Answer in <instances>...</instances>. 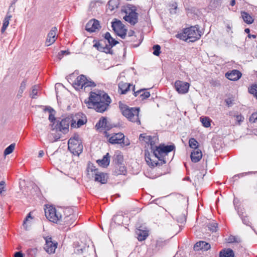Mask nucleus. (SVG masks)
Masks as SVG:
<instances>
[{
	"label": "nucleus",
	"instance_id": "412c9836",
	"mask_svg": "<svg viewBox=\"0 0 257 257\" xmlns=\"http://www.w3.org/2000/svg\"><path fill=\"white\" fill-rule=\"evenodd\" d=\"M114 172L116 175L124 174L125 172V167L121 162H117L115 165Z\"/></svg>",
	"mask_w": 257,
	"mask_h": 257
},
{
	"label": "nucleus",
	"instance_id": "f257e3e1",
	"mask_svg": "<svg viewBox=\"0 0 257 257\" xmlns=\"http://www.w3.org/2000/svg\"><path fill=\"white\" fill-rule=\"evenodd\" d=\"M110 103L109 97L101 91L91 92L88 99L85 100V103L88 108H93L100 112L104 111Z\"/></svg>",
	"mask_w": 257,
	"mask_h": 257
},
{
	"label": "nucleus",
	"instance_id": "680f3d73",
	"mask_svg": "<svg viewBox=\"0 0 257 257\" xmlns=\"http://www.w3.org/2000/svg\"><path fill=\"white\" fill-rule=\"evenodd\" d=\"M60 138V135H57V136H56L55 137H54V141H56V140H58Z\"/></svg>",
	"mask_w": 257,
	"mask_h": 257
},
{
	"label": "nucleus",
	"instance_id": "e433bc0d",
	"mask_svg": "<svg viewBox=\"0 0 257 257\" xmlns=\"http://www.w3.org/2000/svg\"><path fill=\"white\" fill-rule=\"evenodd\" d=\"M113 159L115 161H120L123 159V155L120 151H116L113 157Z\"/></svg>",
	"mask_w": 257,
	"mask_h": 257
},
{
	"label": "nucleus",
	"instance_id": "9d476101",
	"mask_svg": "<svg viewBox=\"0 0 257 257\" xmlns=\"http://www.w3.org/2000/svg\"><path fill=\"white\" fill-rule=\"evenodd\" d=\"M74 87L77 90L82 89L83 87H86L94 85V83L88 81L84 75L78 76L74 82Z\"/></svg>",
	"mask_w": 257,
	"mask_h": 257
},
{
	"label": "nucleus",
	"instance_id": "c9c22d12",
	"mask_svg": "<svg viewBox=\"0 0 257 257\" xmlns=\"http://www.w3.org/2000/svg\"><path fill=\"white\" fill-rule=\"evenodd\" d=\"M147 164L151 168L157 166H160L166 162H146Z\"/></svg>",
	"mask_w": 257,
	"mask_h": 257
},
{
	"label": "nucleus",
	"instance_id": "338daca9",
	"mask_svg": "<svg viewBox=\"0 0 257 257\" xmlns=\"http://www.w3.org/2000/svg\"><path fill=\"white\" fill-rule=\"evenodd\" d=\"M245 32L246 33H249V29H245Z\"/></svg>",
	"mask_w": 257,
	"mask_h": 257
},
{
	"label": "nucleus",
	"instance_id": "8fccbe9b",
	"mask_svg": "<svg viewBox=\"0 0 257 257\" xmlns=\"http://www.w3.org/2000/svg\"><path fill=\"white\" fill-rule=\"evenodd\" d=\"M104 38L108 41V42H110V39L111 38L110 34L109 33H106L105 34Z\"/></svg>",
	"mask_w": 257,
	"mask_h": 257
},
{
	"label": "nucleus",
	"instance_id": "0eeeda50",
	"mask_svg": "<svg viewBox=\"0 0 257 257\" xmlns=\"http://www.w3.org/2000/svg\"><path fill=\"white\" fill-rule=\"evenodd\" d=\"M122 12L125 14L124 20L130 24H135L138 21V14L135 7L127 5L123 7Z\"/></svg>",
	"mask_w": 257,
	"mask_h": 257
},
{
	"label": "nucleus",
	"instance_id": "864d4df0",
	"mask_svg": "<svg viewBox=\"0 0 257 257\" xmlns=\"http://www.w3.org/2000/svg\"><path fill=\"white\" fill-rule=\"evenodd\" d=\"M15 257H24L23 253L20 252H16L15 253Z\"/></svg>",
	"mask_w": 257,
	"mask_h": 257
},
{
	"label": "nucleus",
	"instance_id": "1a4fd4ad",
	"mask_svg": "<svg viewBox=\"0 0 257 257\" xmlns=\"http://www.w3.org/2000/svg\"><path fill=\"white\" fill-rule=\"evenodd\" d=\"M72 120L71 128H79L87 122V118L85 115L77 113L75 115H70Z\"/></svg>",
	"mask_w": 257,
	"mask_h": 257
},
{
	"label": "nucleus",
	"instance_id": "3c124183",
	"mask_svg": "<svg viewBox=\"0 0 257 257\" xmlns=\"http://www.w3.org/2000/svg\"><path fill=\"white\" fill-rule=\"evenodd\" d=\"M143 98H148L150 96V92H145L143 94L141 95Z\"/></svg>",
	"mask_w": 257,
	"mask_h": 257
},
{
	"label": "nucleus",
	"instance_id": "473e14b6",
	"mask_svg": "<svg viewBox=\"0 0 257 257\" xmlns=\"http://www.w3.org/2000/svg\"><path fill=\"white\" fill-rule=\"evenodd\" d=\"M151 138V136L146 134H143L140 136L139 140L141 142L145 143L148 144L150 141Z\"/></svg>",
	"mask_w": 257,
	"mask_h": 257
},
{
	"label": "nucleus",
	"instance_id": "58836bf2",
	"mask_svg": "<svg viewBox=\"0 0 257 257\" xmlns=\"http://www.w3.org/2000/svg\"><path fill=\"white\" fill-rule=\"evenodd\" d=\"M207 226L208 229L212 232H215L217 230V224L215 222H212L209 223L208 224Z\"/></svg>",
	"mask_w": 257,
	"mask_h": 257
},
{
	"label": "nucleus",
	"instance_id": "2eb2a0df",
	"mask_svg": "<svg viewBox=\"0 0 257 257\" xmlns=\"http://www.w3.org/2000/svg\"><path fill=\"white\" fill-rule=\"evenodd\" d=\"M100 27L99 22L95 19L90 20L86 25V30L89 32H95Z\"/></svg>",
	"mask_w": 257,
	"mask_h": 257
},
{
	"label": "nucleus",
	"instance_id": "c03bdc74",
	"mask_svg": "<svg viewBox=\"0 0 257 257\" xmlns=\"http://www.w3.org/2000/svg\"><path fill=\"white\" fill-rule=\"evenodd\" d=\"M110 162H96L98 165L103 168H106L109 166Z\"/></svg>",
	"mask_w": 257,
	"mask_h": 257
},
{
	"label": "nucleus",
	"instance_id": "c756f323",
	"mask_svg": "<svg viewBox=\"0 0 257 257\" xmlns=\"http://www.w3.org/2000/svg\"><path fill=\"white\" fill-rule=\"evenodd\" d=\"M188 143L189 146L192 149H194L196 150L199 147V143L194 138H190L189 140Z\"/></svg>",
	"mask_w": 257,
	"mask_h": 257
},
{
	"label": "nucleus",
	"instance_id": "a878e982",
	"mask_svg": "<svg viewBox=\"0 0 257 257\" xmlns=\"http://www.w3.org/2000/svg\"><path fill=\"white\" fill-rule=\"evenodd\" d=\"M136 234L138 235V239L140 241H143L146 239L148 236V232L146 230L138 229L136 231Z\"/></svg>",
	"mask_w": 257,
	"mask_h": 257
},
{
	"label": "nucleus",
	"instance_id": "cd10ccee",
	"mask_svg": "<svg viewBox=\"0 0 257 257\" xmlns=\"http://www.w3.org/2000/svg\"><path fill=\"white\" fill-rule=\"evenodd\" d=\"M241 14L243 21L247 24H251L253 22V19L247 13L242 12Z\"/></svg>",
	"mask_w": 257,
	"mask_h": 257
},
{
	"label": "nucleus",
	"instance_id": "f704fd0d",
	"mask_svg": "<svg viewBox=\"0 0 257 257\" xmlns=\"http://www.w3.org/2000/svg\"><path fill=\"white\" fill-rule=\"evenodd\" d=\"M15 148V144H12L11 145H10L5 150L4 153V155L7 156V155H9L11 153H12L14 151Z\"/></svg>",
	"mask_w": 257,
	"mask_h": 257
},
{
	"label": "nucleus",
	"instance_id": "39448f33",
	"mask_svg": "<svg viewBox=\"0 0 257 257\" xmlns=\"http://www.w3.org/2000/svg\"><path fill=\"white\" fill-rule=\"evenodd\" d=\"M62 209L56 208L51 205H46L45 208V214L46 218L50 221L57 223L62 217Z\"/></svg>",
	"mask_w": 257,
	"mask_h": 257
},
{
	"label": "nucleus",
	"instance_id": "dca6fc26",
	"mask_svg": "<svg viewBox=\"0 0 257 257\" xmlns=\"http://www.w3.org/2000/svg\"><path fill=\"white\" fill-rule=\"evenodd\" d=\"M57 29L56 27L52 28L48 34V37L46 40V44L50 46L53 44L57 38Z\"/></svg>",
	"mask_w": 257,
	"mask_h": 257
},
{
	"label": "nucleus",
	"instance_id": "5701e85b",
	"mask_svg": "<svg viewBox=\"0 0 257 257\" xmlns=\"http://www.w3.org/2000/svg\"><path fill=\"white\" fill-rule=\"evenodd\" d=\"M219 257H234V253L230 248L224 249L220 251Z\"/></svg>",
	"mask_w": 257,
	"mask_h": 257
},
{
	"label": "nucleus",
	"instance_id": "c85d7f7f",
	"mask_svg": "<svg viewBox=\"0 0 257 257\" xmlns=\"http://www.w3.org/2000/svg\"><path fill=\"white\" fill-rule=\"evenodd\" d=\"M87 172L89 175H91L92 176L94 175L96 172H98L95 166H94L93 164L90 162L87 167Z\"/></svg>",
	"mask_w": 257,
	"mask_h": 257
},
{
	"label": "nucleus",
	"instance_id": "de8ad7c7",
	"mask_svg": "<svg viewBox=\"0 0 257 257\" xmlns=\"http://www.w3.org/2000/svg\"><path fill=\"white\" fill-rule=\"evenodd\" d=\"M177 8V6L176 3L172 4L171 8L170 9V12L172 14L175 13V10Z\"/></svg>",
	"mask_w": 257,
	"mask_h": 257
},
{
	"label": "nucleus",
	"instance_id": "6e6552de",
	"mask_svg": "<svg viewBox=\"0 0 257 257\" xmlns=\"http://www.w3.org/2000/svg\"><path fill=\"white\" fill-rule=\"evenodd\" d=\"M105 136L108 142L110 143L114 144H122L123 146H128L130 142L127 138H125L124 135L121 133L116 134H108L105 133Z\"/></svg>",
	"mask_w": 257,
	"mask_h": 257
},
{
	"label": "nucleus",
	"instance_id": "a18cd8bd",
	"mask_svg": "<svg viewBox=\"0 0 257 257\" xmlns=\"http://www.w3.org/2000/svg\"><path fill=\"white\" fill-rule=\"evenodd\" d=\"M29 218H32L31 216V213H29L28 214V215L27 216V217H26V218L25 219V220H24V221L23 222V226L26 229H27V224H26V222L28 220V219Z\"/></svg>",
	"mask_w": 257,
	"mask_h": 257
},
{
	"label": "nucleus",
	"instance_id": "393cba45",
	"mask_svg": "<svg viewBox=\"0 0 257 257\" xmlns=\"http://www.w3.org/2000/svg\"><path fill=\"white\" fill-rule=\"evenodd\" d=\"M12 16L11 14H8L5 17L3 20V27L1 29V33H4L7 29L8 26L9 25L10 21L11 20Z\"/></svg>",
	"mask_w": 257,
	"mask_h": 257
},
{
	"label": "nucleus",
	"instance_id": "b1692460",
	"mask_svg": "<svg viewBox=\"0 0 257 257\" xmlns=\"http://www.w3.org/2000/svg\"><path fill=\"white\" fill-rule=\"evenodd\" d=\"M119 5L118 0H110L108 4L107 10L112 12L118 8Z\"/></svg>",
	"mask_w": 257,
	"mask_h": 257
},
{
	"label": "nucleus",
	"instance_id": "f3484780",
	"mask_svg": "<svg viewBox=\"0 0 257 257\" xmlns=\"http://www.w3.org/2000/svg\"><path fill=\"white\" fill-rule=\"evenodd\" d=\"M241 73L237 70H232L225 74L226 77L231 81H237L241 77Z\"/></svg>",
	"mask_w": 257,
	"mask_h": 257
},
{
	"label": "nucleus",
	"instance_id": "e2e57ef3",
	"mask_svg": "<svg viewBox=\"0 0 257 257\" xmlns=\"http://www.w3.org/2000/svg\"><path fill=\"white\" fill-rule=\"evenodd\" d=\"M235 4V0H231L230 5L233 6Z\"/></svg>",
	"mask_w": 257,
	"mask_h": 257
},
{
	"label": "nucleus",
	"instance_id": "bb28decb",
	"mask_svg": "<svg viewBox=\"0 0 257 257\" xmlns=\"http://www.w3.org/2000/svg\"><path fill=\"white\" fill-rule=\"evenodd\" d=\"M131 85L130 83L125 82H121L119 84V89L121 91V94L125 93L128 90H130V88Z\"/></svg>",
	"mask_w": 257,
	"mask_h": 257
},
{
	"label": "nucleus",
	"instance_id": "a19ab883",
	"mask_svg": "<svg viewBox=\"0 0 257 257\" xmlns=\"http://www.w3.org/2000/svg\"><path fill=\"white\" fill-rule=\"evenodd\" d=\"M249 121L252 123L257 122V112L253 113L249 117Z\"/></svg>",
	"mask_w": 257,
	"mask_h": 257
},
{
	"label": "nucleus",
	"instance_id": "6ab92c4d",
	"mask_svg": "<svg viewBox=\"0 0 257 257\" xmlns=\"http://www.w3.org/2000/svg\"><path fill=\"white\" fill-rule=\"evenodd\" d=\"M210 245L204 241L197 242L194 246L195 250H207L210 248Z\"/></svg>",
	"mask_w": 257,
	"mask_h": 257
},
{
	"label": "nucleus",
	"instance_id": "ea45409f",
	"mask_svg": "<svg viewBox=\"0 0 257 257\" xmlns=\"http://www.w3.org/2000/svg\"><path fill=\"white\" fill-rule=\"evenodd\" d=\"M153 49L154 50L153 54L158 56L160 54V46L158 45H156L153 47Z\"/></svg>",
	"mask_w": 257,
	"mask_h": 257
},
{
	"label": "nucleus",
	"instance_id": "13d9d810",
	"mask_svg": "<svg viewBox=\"0 0 257 257\" xmlns=\"http://www.w3.org/2000/svg\"><path fill=\"white\" fill-rule=\"evenodd\" d=\"M44 155V152L43 151H40L39 152L38 156L40 158H42Z\"/></svg>",
	"mask_w": 257,
	"mask_h": 257
},
{
	"label": "nucleus",
	"instance_id": "6e6d98bb",
	"mask_svg": "<svg viewBox=\"0 0 257 257\" xmlns=\"http://www.w3.org/2000/svg\"><path fill=\"white\" fill-rule=\"evenodd\" d=\"M100 45L99 43L97 42L93 45V47H95L96 48H97L99 50H100V49L101 48L100 47Z\"/></svg>",
	"mask_w": 257,
	"mask_h": 257
},
{
	"label": "nucleus",
	"instance_id": "aec40b11",
	"mask_svg": "<svg viewBox=\"0 0 257 257\" xmlns=\"http://www.w3.org/2000/svg\"><path fill=\"white\" fill-rule=\"evenodd\" d=\"M95 127L98 131H101L103 129H108L107 119L105 118H101L96 123Z\"/></svg>",
	"mask_w": 257,
	"mask_h": 257
},
{
	"label": "nucleus",
	"instance_id": "7ed1b4c3",
	"mask_svg": "<svg viewBox=\"0 0 257 257\" xmlns=\"http://www.w3.org/2000/svg\"><path fill=\"white\" fill-rule=\"evenodd\" d=\"M158 143V139L156 137L151 138L148 146H150L151 149L153 151L154 155L159 160H161L162 157L166 155L168 153L171 152L174 149L173 145H160L157 147L156 144Z\"/></svg>",
	"mask_w": 257,
	"mask_h": 257
},
{
	"label": "nucleus",
	"instance_id": "4be33fe9",
	"mask_svg": "<svg viewBox=\"0 0 257 257\" xmlns=\"http://www.w3.org/2000/svg\"><path fill=\"white\" fill-rule=\"evenodd\" d=\"M202 157V152L199 149L194 150L191 154V158L192 161H200Z\"/></svg>",
	"mask_w": 257,
	"mask_h": 257
},
{
	"label": "nucleus",
	"instance_id": "4d7b16f0",
	"mask_svg": "<svg viewBox=\"0 0 257 257\" xmlns=\"http://www.w3.org/2000/svg\"><path fill=\"white\" fill-rule=\"evenodd\" d=\"M109 155L108 153H107L103 158V160L102 161H107L108 159H109Z\"/></svg>",
	"mask_w": 257,
	"mask_h": 257
},
{
	"label": "nucleus",
	"instance_id": "a211bd4d",
	"mask_svg": "<svg viewBox=\"0 0 257 257\" xmlns=\"http://www.w3.org/2000/svg\"><path fill=\"white\" fill-rule=\"evenodd\" d=\"M108 178L107 174L102 172H96L94 175V180L101 184H105Z\"/></svg>",
	"mask_w": 257,
	"mask_h": 257
},
{
	"label": "nucleus",
	"instance_id": "7c9ffc66",
	"mask_svg": "<svg viewBox=\"0 0 257 257\" xmlns=\"http://www.w3.org/2000/svg\"><path fill=\"white\" fill-rule=\"evenodd\" d=\"M9 190V189L7 186L6 182L4 181H1V197L6 196Z\"/></svg>",
	"mask_w": 257,
	"mask_h": 257
},
{
	"label": "nucleus",
	"instance_id": "ddd939ff",
	"mask_svg": "<svg viewBox=\"0 0 257 257\" xmlns=\"http://www.w3.org/2000/svg\"><path fill=\"white\" fill-rule=\"evenodd\" d=\"M175 87L179 94H185L189 91L190 84L186 82L177 80L175 83Z\"/></svg>",
	"mask_w": 257,
	"mask_h": 257
},
{
	"label": "nucleus",
	"instance_id": "20e7f679",
	"mask_svg": "<svg viewBox=\"0 0 257 257\" xmlns=\"http://www.w3.org/2000/svg\"><path fill=\"white\" fill-rule=\"evenodd\" d=\"M119 106L123 115L132 122H136L138 124H141L139 119V108L130 107L121 102H119Z\"/></svg>",
	"mask_w": 257,
	"mask_h": 257
},
{
	"label": "nucleus",
	"instance_id": "052dcab7",
	"mask_svg": "<svg viewBox=\"0 0 257 257\" xmlns=\"http://www.w3.org/2000/svg\"><path fill=\"white\" fill-rule=\"evenodd\" d=\"M25 85H26L25 82H23L21 84V88L22 89H24L25 87Z\"/></svg>",
	"mask_w": 257,
	"mask_h": 257
},
{
	"label": "nucleus",
	"instance_id": "79ce46f5",
	"mask_svg": "<svg viewBox=\"0 0 257 257\" xmlns=\"http://www.w3.org/2000/svg\"><path fill=\"white\" fill-rule=\"evenodd\" d=\"M38 92V89L37 86L33 87L32 91L31 92V96L32 98H34L37 94Z\"/></svg>",
	"mask_w": 257,
	"mask_h": 257
},
{
	"label": "nucleus",
	"instance_id": "2f4dec72",
	"mask_svg": "<svg viewBox=\"0 0 257 257\" xmlns=\"http://www.w3.org/2000/svg\"><path fill=\"white\" fill-rule=\"evenodd\" d=\"M200 121L202 125L205 127H209L211 125V119L207 117H201Z\"/></svg>",
	"mask_w": 257,
	"mask_h": 257
},
{
	"label": "nucleus",
	"instance_id": "f8f14e48",
	"mask_svg": "<svg viewBox=\"0 0 257 257\" xmlns=\"http://www.w3.org/2000/svg\"><path fill=\"white\" fill-rule=\"evenodd\" d=\"M71 117L69 115L63 118L58 124V128L60 132L64 134H67L69 131V126L71 127Z\"/></svg>",
	"mask_w": 257,
	"mask_h": 257
},
{
	"label": "nucleus",
	"instance_id": "37998d69",
	"mask_svg": "<svg viewBox=\"0 0 257 257\" xmlns=\"http://www.w3.org/2000/svg\"><path fill=\"white\" fill-rule=\"evenodd\" d=\"M164 244V242L161 240H157L156 242V248L157 249H159Z\"/></svg>",
	"mask_w": 257,
	"mask_h": 257
},
{
	"label": "nucleus",
	"instance_id": "774afa93",
	"mask_svg": "<svg viewBox=\"0 0 257 257\" xmlns=\"http://www.w3.org/2000/svg\"><path fill=\"white\" fill-rule=\"evenodd\" d=\"M184 166H185V167L186 168V169H188V165L186 163H185V164H184Z\"/></svg>",
	"mask_w": 257,
	"mask_h": 257
},
{
	"label": "nucleus",
	"instance_id": "423d86ee",
	"mask_svg": "<svg viewBox=\"0 0 257 257\" xmlns=\"http://www.w3.org/2000/svg\"><path fill=\"white\" fill-rule=\"evenodd\" d=\"M68 144L69 150L74 155L78 156L82 152L83 146L78 135H74L69 140Z\"/></svg>",
	"mask_w": 257,
	"mask_h": 257
},
{
	"label": "nucleus",
	"instance_id": "603ef678",
	"mask_svg": "<svg viewBox=\"0 0 257 257\" xmlns=\"http://www.w3.org/2000/svg\"><path fill=\"white\" fill-rule=\"evenodd\" d=\"M110 41H111V42L108 43L112 46L115 45L117 43V41H115V40L113 39L112 37L110 39Z\"/></svg>",
	"mask_w": 257,
	"mask_h": 257
},
{
	"label": "nucleus",
	"instance_id": "09e8293b",
	"mask_svg": "<svg viewBox=\"0 0 257 257\" xmlns=\"http://www.w3.org/2000/svg\"><path fill=\"white\" fill-rule=\"evenodd\" d=\"M68 53H69L66 51H62L60 52V53H59L58 56V58L59 59H61L62 55H63L65 54H68Z\"/></svg>",
	"mask_w": 257,
	"mask_h": 257
},
{
	"label": "nucleus",
	"instance_id": "69168bd1",
	"mask_svg": "<svg viewBox=\"0 0 257 257\" xmlns=\"http://www.w3.org/2000/svg\"><path fill=\"white\" fill-rule=\"evenodd\" d=\"M134 33V32L133 31L130 32H128V35L130 36H132L133 35Z\"/></svg>",
	"mask_w": 257,
	"mask_h": 257
},
{
	"label": "nucleus",
	"instance_id": "4c0bfd02",
	"mask_svg": "<svg viewBox=\"0 0 257 257\" xmlns=\"http://www.w3.org/2000/svg\"><path fill=\"white\" fill-rule=\"evenodd\" d=\"M248 91L250 93L254 95L257 98V85H252L249 87Z\"/></svg>",
	"mask_w": 257,
	"mask_h": 257
},
{
	"label": "nucleus",
	"instance_id": "f03ea898",
	"mask_svg": "<svg viewBox=\"0 0 257 257\" xmlns=\"http://www.w3.org/2000/svg\"><path fill=\"white\" fill-rule=\"evenodd\" d=\"M201 36V32L199 28L192 26L183 29L176 37L186 42H194L199 40Z\"/></svg>",
	"mask_w": 257,
	"mask_h": 257
},
{
	"label": "nucleus",
	"instance_id": "0e129e2a",
	"mask_svg": "<svg viewBox=\"0 0 257 257\" xmlns=\"http://www.w3.org/2000/svg\"><path fill=\"white\" fill-rule=\"evenodd\" d=\"M248 37H249V38H254H254H256V36H255V35H250V34H249V35H248Z\"/></svg>",
	"mask_w": 257,
	"mask_h": 257
},
{
	"label": "nucleus",
	"instance_id": "bf43d9fd",
	"mask_svg": "<svg viewBox=\"0 0 257 257\" xmlns=\"http://www.w3.org/2000/svg\"><path fill=\"white\" fill-rule=\"evenodd\" d=\"M28 251L29 252H32L33 253H35L36 252V251H37V250L35 248H34V249H29L28 250Z\"/></svg>",
	"mask_w": 257,
	"mask_h": 257
},
{
	"label": "nucleus",
	"instance_id": "49530a36",
	"mask_svg": "<svg viewBox=\"0 0 257 257\" xmlns=\"http://www.w3.org/2000/svg\"><path fill=\"white\" fill-rule=\"evenodd\" d=\"M235 120L239 124L243 120V117L241 115H237L235 116Z\"/></svg>",
	"mask_w": 257,
	"mask_h": 257
},
{
	"label": "nucleus",
	"instance_id": "72a5a7b5",
	"mask_svg": "<svg viewBox=\"0 0 257 257\" xmlns=\"http://www.w3.org/2000/svg\"><path fill=\"white\" fill-rule=\"evenodd\" d=\"M45 111L49 113V119L50 121L55 120V111L53 109L47 108L45 109Z\"/></svg>",
	"mask_w": 257,
	"mask_h": 257
},
{
	"label": "nucleus",
	"instance_id": "9b49d317",
	"mask_svg": "<svg viewBox=\"0 0 257 257\" xmlns=\"http://www.w3.org/2000/svg\"><path fill=\"white\" fill-rule=\"evenodd\" d=\"M112 27L114 32L123 38L126 34L127 30L120 21L116 20L112 23Z\"/></svg>",
	"mask_w": 257,
	"mask_h": 257
},
{
	"label": "nucleus",
	"instance_id": "5fc2aeb1",
	"mask_svg": "<svg viewBox=\"0 0 257 257\" xmlns=\"http://www.w3.org/2000/svg\"><path fill=\"white\" fill-rule=\"evenodd\" d=\"M242 222L244 224L249 225V221L247 218H242Z\"/></svg>",
	"mask_w": 257,
	"mask_h": 257
},
{
	"label": "nucleus",
	"instance_id": "4468645a",
	"mask_svg": "<svg viewBox=\"0 0 257 257\" xmlns=\"http://www.w3.org/2000/svg\"><path fill=\"white\" fill-rule=\"evenodd\" d=\"M45 241L46 244L44 247L45 250L50 254L54 253L57 247V243L53 242L51 237H46Z\"/></svg>",
	"mask_w": 257,
	"mask_h": 257
}]
</instances>
